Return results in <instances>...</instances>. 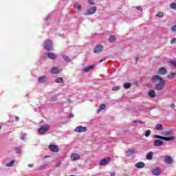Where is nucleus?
I'll return each mask as SVG.
<instances>
[{"label": "nucleus", "instance_id": "nucleus-17", "mask_svg": "<svg viewBox=\"0 0 176 176\" xmlns=\"http://www.w3.org/2000/svg\"><path fill=\"white\" fill-rule=\"evenodd\" d=\"M152 157H153V152L150 151L146 155V159L147 160H152Z\"/></svg>", "mask_w": 176, "mask_h": 176}, {"label": "nucleus", "instance_id": "nucleus-10", "mask_svg": "<svg viewBox=\"0 0 176 176\" xmlns=\"http://www.w3.org/2000/svg\"><path fill=\"white\" fill-rule=\"evenodd\" d=\"M158 75H166L167 74V70L164 67H161L157 72Z\"/></svg>", "mask_w": 176, "mask_h": 176}, {"label": "nucleus", "instance_id": "nucleus-45", "mask_svg": "<svg viewBox=\"0 0 176 176\" xmlns=\"http://www.w3.org/2000/svg\"><path fill=\"white\" fill-rule=\"evenodd\" d=\"M60 166H61V162H59L56 164V167H60Z\"/></svg>", "mask_w": 176, "mask_h": 176}, {"label": "nucleus", "instance_id": "nucleus-9", "mask_svg": "<svg viewBox=\"0 0 176 176\" xmlns=\"http://www.w3.org/2000/svg\"><path fill=\"white\" fill-rule=\"evenodd\" d=\"M49 149L52 151V152L57 153L59 151L58 146L57 145L51 144L48 146Z\"/></svg>", "mask_w": 176, "mask_h": 176}, {"label": "nucleus", "instance_id": "nucleus-55", "mask_svg": "<svg viewBox=\"0 0 176 176\" xmlns=\"http://www.w3.org/2000/svg\"><path fill=\"white\" fill-rule=\"evenodd\" d=\"M21 140H24V137H21Z\"/></svg>", "mask_w": 176, "mask_h": 176}, {"label": "nucleus", "instance_id": "nucleus-40", "mask_svg": "<svg viewBox=\"0 0 176 176\" xmlns=\"http://www.w3.org/2000/svg\"><path fill=\"white\" fill-rule=\"evenodd\" d=\"M15 150L16 151V152L18 153H20V152H21V149H20V148H19V147L15 148Z\"/></svg>", "mask_w": 176, "mask_h": 176}, {"label": "nucleus", "instance_id": "nucleus-25", "mask_svg": "<svg viewBox=\"0 0 176 176\" xmlns=\"http://www.w3.org/2000/svg\"><path fill=\"white\" fill-rule=\"evenodd\" d=\"M156 130H163V125L162 124H157L155 127Z\"/></svg>", "mask_w": 176, "mask_h": 176}, {"label": "nucleus", "instance_id": "nucleus-42", "mask_svg": "<svg viewBox=\"0 0 176 176\" xmlns=\"http://www.w3.org/2000/svg\"><path fill=\"white\" fill-rule=\"evenodd\" d=\"M170 107L171 108V109H174V108H175V104L173 103L170 105Z\"/></svg>", "mask_w": 176, "mask_h": 176}, {"label": "nucleus", "instance_id": "nucleus-41", "mask_svg": "<svg viewBox=\"0 0 176 176\" xmlns=\"http://www.w3.org/2000/svg\"><path fill=\"white\" fill-rule=\"evenodd\" d=\"M89 3H90V5H94V0H88Z\"/></svg>", "mask_w": 176, "mask_h": 176}, {"label": "nucleus", "instance_id": "nucleus-30", "mask_svg": "<svg viewBox=\"0 0 176 176\" xmlns=\"http://www.w3.org/2000/svg\"><path fill=\"white\" fill-rule=\"evenodd\" d=\"M118 90H120V87L119 86L112 87V91H118Z\"/></svg>", "mask_w": 176, "mask_h": 176}, {"label": "nucleus", "instance_id": "nucleus-7", "mask_svg": "<svg viewBox=\"0 0 176 176\" xmlns=\"http://www.w3.org/2000/svg\"><path fill=\"white\" fill-rule=\"evenodd\" d=\"M79 159H80V155L76 153H72L71 155L72 162H76V160H79Z\"/></svg>", "mask_w": 176, "mask_h": 176}, {"label": "nucleus", "instance_id": "nucleus-29", "mask_svg": "<svg viewBox=\"0 0 176 176\" xmlns=\"http://www.w3.org/2000/svg\"><path fill=\"white\" fill-rule=\"evenodd\" d=\"M170 9H173L174 10H176V3H171L170 4Z\"/></svg>", "mask_w": 176, "mask_h": 176}, {"label": "nucleus", "instance_id": "nucleus-12", "mask_svg": "<svg viewBox=\"0 0 176 176\" xmlns=\"http://www.w3.org/2000/svg\"><path fill=\"white\" fill-rule=\"evenodd\" d=\"M135 167H136V168H144V167H145V163L142 162H138L135 164Z\"/></svg>", "mask_w": 176, "mask_h": 176}, {"label": "nucleus", "instance_id": "nucleus-1", "mask_svg": "<svg viewBox=\"0 0 176 176\" xmlns=\"http://www.w3.org/2000/svg\"><path fill=\"white\" fill-rule=\"evenodd\" d=\"M151 80L153 83H157L156 90L160 91L164 89V86H166V80H164L162 76L155 75L152 77Z\"/></svg>", "mask_w": 176, "mask_h": 176}, {"label": "nucleus", "instance_id": "nucleus-8", "mask_svg": "<svg viewBox=\"0 0 176 176\" xmlns=\"http://www.w3.org/2000/svg\"><path fill=\"white\" fill-rule=\"evenodd\" d=\"M109 162H111V158L107 157V158H104V159L100 160L99 162V164L100 166H107V164H108V163H109Z\"/></svg>", "mask_w": 176, "mask_h": 176}, {"label": "nucleus", "instance_id": "nucleus-4", "mask_svg": "<svg viewBox=\"0 0 176 176\" xmlns=\"http://www.w3.org/2000/svg\"><path fill=\"white\" fill-rule=\"evenodd\" d=\"M97 12L96 7H91L89 8L85 14V16H90V14H94Z\"/></svg>", "mask_w": 176, "mask_h": 176}, {"label": "nucleus", "instance_id": "nucleus-20", "mask_svg": "<svg viewBox=\"0 0 176 176\" xmlns=\"http://www.w3.org/2000/svg\"><path fill=\"white\" fill-rule=\"evenodd\" d=\"M175 138L174 136H170L169 138L162 136V140H164V141H172V140H174Z\"/></svg>", "mask_w": 176, "mask_h": 176}, {"label": "nucleus", "instance_id": "nucleus-31", "mask_svg": "<svg viewBox=\"0 0 176 176\" xmlns=\"http://www.w3.org/2000/svg\"><path fill=\"white\" fill-rule=\"evenodd\" d=\"M63 58L64 59L65 61H67V62L71 61V59L69 58V56H65V55H64V56H63Z\"/></svg>", "mask_w": 176, "mask_h": 176}, {"label": "nucleus", "instance_id": "nucleus-22", "mask_svg": "<svg viewBox=\"0 0 176 176\" xmlns=\"http://www.w3.org/2000/svg\"><path fill=\"white\" fill-rule=\"evenodd\" d=\"M38 82L40 83H45L46 82V76H41L38 78Z\"/></svg>", "mask_w": 176, "mask_h": 176}, {"label": "nucleus", "instance_id": "nucleus-34", "mask_svg": "<svg viewBox=\"0 0 176 176\" xmlns=\"http://www.w3.org/2000/svg\"><path fill=\"white\" fill-rule=\"evenodd\" d=\"M151 135V130L146 131L145 137H149Z\"/></svg>", "mask_w": 176, "mask_h": 176}, {"label": "nucleus", "instance_id": "nucleus-14", "mask_svg": "<svg viewBox=\"0 0 176 176\" xmlns=\"http://www.w3.org/2000/svg\"><path fill=\"white\" fill-rule=\"evenodd\" d=\"M154 146H162L163 145V141L160 140H156L153 143Z\"/></svg>", "mask_w": 176, "mask_h": 176}, {"label": "nucleus", "instance_id": "nucleus-5", "mask_svg": "<svg viewBox=\"0 0 176 176\" xmlns=\"http://www.w3.org/2000/svg\"><path fill=\"white\" fill-rule=\"evenodd\" d=\"M74 131L76 133H86L87 131V127L78 126L74 129Z\"/></svg>", "mask_w": 176, "mask_h": 176}, {"label": "nucleus", "instance_id": "nucleus-54", "mask_svg": "<svg viewBox=\"0 0 176 176\" xmlns=\"http://www.w3.org/2000/svg\"><path fill=\"white\" fill-rule=\"evenodd\" d=\"M0 130H2V126H0Z\"/></svg>", "mask_w": 176, "mask_h": 176}, {"label": "nucleus", "instance_id": "nucleus-38", "mask_svg": "<svg viewBox=\"0 0 176 176\" xmlns=\"http://www.w3.org/2000/svg\"><path fill=\"white\" fill-rule=\"evenodd\" d=\"M171 30H172L173 32H176V25L171 28Z\"/></svg>", "mask_w": 176, "mask_h": 176}, {"label": "nucleus", "instance_id": "nucleus-47", "mask_svg": "<svg viewBox=\"0 0 176 176\" xmlns=\"http://www.w3.org/2000/svg\"><path fill=\"white\" fill-rule=\"evenodd\" d=\"M20 118L19 117H15V122H19Z\"/></svg>", "mask_w": 176, "mask_h": 176}, {"label": "nucleus", "instance_id": "nucleus-52", "mask_svg": "<svg viewBox=\"0 0 176 176\" xmlns=\"http://www.w3.org/2000/svg\"><path fill=\"white\" fill-rule=\"evenodd\" d=\"M133 123H138V121H137L136 120H135L133 121Z\"/></svg>", "mask_w": 176, "mask_h": 176}, {"label": "nucleus", "instance_id": "nucleus-37", "mask_svg": "<svg viewBox=\"0 0 176 176\" xmlns=\"http://www.w3.org/2000/svg\"><path fill=\"white\" fill-rule=\"evenodd\" d=\"M170 64H171V65L175 67V68H176V60L170 62Z\"/></svg>", "mask_w": 176, "mask_h": 176}, {"label": "nucleus", "instance_id": "nucleus-24", "mask_svg": "<svg viewBox=\"0 0 176 176\" xmlns=\"http://www.w3.org/2000/svg\"><path fill=\"white\" fill-rule=\"evenodd\" d=\"M55 82L56 83H64V80H63V78L61 77H58L56 80Z\"/></svg>", "mask_w": 176, "mask_h": 176}, {"label": "nucleus", "instance_id": "nucleus-50", "mask_svg": "<svg viewBox=\"0 0 176 176\" xmlns=\"http://www.w3.org/2000/svg\"><path fill=\"white\" fill-rule=\"evenodd\" d=\"M110 175H111V176H115V172H111V173H110Z\"/></svg>", "mask_w": 176, "mask_h": 176}, {"label": "nucleus", "instance_id": "nucleus-53", "mask_svg": "<svg viewBox=\"0 0 176 176\" xmlns=\"http://www.w3.org/2000/svg\"><path fill=\"white\" fill-rule=\"evenodd\" d=\"M135 60L136 61H138V60H140V58H136Z\"/></svg>", "mask_w": 176, "mask_h": 176}, {"label": "nucleus", "instance_id": "nucleus-39", "mask_svg": "<svg viewBox=\"0 0 176 176\" xmlns=\"http://www.w3.org/2000/svg\"><path fill=\"white\" fill-rule=\"evenodd\" d=\"M50 101H57V96H55V97H54V98H52L50 99Z\"/></svg>", "mask_w": 176, "mask_h": 176}, {"label": "nucleus", "instance_id": "nucleus-28", "mask_svg": "<svg viewBox=\"0 0 176 176\" xmlns=\"http://www.w3.org/2000/svg\"><path fill=\"white\" fill-rule=\"evenodd\" d=\"M14 162V160H12L10 163L7 164V167H13Z\"/></svg>", "mask_w": 176, "mask_h": 176}, {"label": "nucleus", "instance_id": "nucleus-15", "mask_svg": "<svg viewBox=\"0 0 176 176\" xmlns=\"http://www.w3.org/2000/svg\"><path fill=\"white\" fill-rule=\"evenodd\" d=\"M164 162L168 164H171V163H173V158H171V157H170L169 155H167L166 157H165Z\"/></svg>", "mask_w": 176, "mask_h": 176}, {"label": "nucleus", "instance_id": "nucleus-27", "mask_svg": "<svg viewBox=\"0 0 176 176\" xmlns=\"http://www.w3.org/2000/svg\"><path fill=\"white\" fill-rule=\"evenodd\" d=\"M109 41V42H115V41H116V37H115V36H110Z\"/></svg>", "mask_w": 176, "mask_h": 176}, {"label": "nucleus", "instance_id": "nucleus-33", "mask_svg": "<svg viewBox=\"0 0 176 176\" xmlns=\"http://www.w3.org/2000/svg\"><path fill=\"white\" fill-rule=\"evenodd\" d=\"M157 17H164V14L162 12H158L157 14H156Z\"/></svg>", "mask_w": 176, "mask_h": 176}, {"label": "nucleus", "instance_id": "nucleus-36", "mask_svg": "<svg viewBox=\"0 0 176 176\" xmlns=\"http://www.w3.org/2000/svg\"><path fill=\"white\" fill-rule=\"evenodd\" d=\"M154 138H158L160 140H163V136H160L159 135H154Z\"/></svg>", "mask_w": 176, "mask_h": 176}, {"label": "nucleus", "instance_id": "nucleus-51", "mask_svg": "<svg viewBox=\"0 0 176 176\" xmlns=\"http://www.w3.org/2000/svg\"><path fill=\"white\" fill-rule=\"evenodd\" d=\"M104 60H105V59H102L100 60V63H102V61H104Z\"/></svg>", "mask_w": 176, "mask_h": 176}, {"label": "nucleus", "instance_id": "nucleus-46", "mask_svg": "<svg viewBox=\"0 0 176 176\" xmlns=\"http://www.w3.org/2000/svg\"><path fill=\"white\" fill-rule=\"evenodd\" d=\"M137 10H140V12H142V8H141L140 7H138L136 8Z\"/></svg>", "mask_w": 176, "mask_h": 176}, {"label": "nucleus", "instance_id": "nucleus-56", "mask_svg": "<svg viewBox=\"0 0 176 176\" xmlns=\"http://www.w3.org/2000/svg\"><path fill=\"white\" fill-rule=\"evenodd\" d=\"M69 101H71V100L70 99H67Z\"/></svg>", "mask_w": 176, "mask_h": 176}, {"label": "nucleus", "instance_id": "nucleus-43", "mask_svg": "<svg viewBox=\"0 0 176 176\" xmlns=\"http://www.w3.org/2000/svg\"><path fill=\"white\" fill-rule=\"evenodd\" d=\"M170 134H171V131H166L164 133V135H170Z\"/></svg>", "mask_w": 176, "mask_h": 176}, {"label": "nucleus", "instance_id": "nucleus-11", "mask_svg": "<svg viewBox=\"0 0 176 176\" xmlns=\"http://www.w3.org/2000/svg\"><path fill=\"white\" fill-rule=\"evenodd\" d=\"M152 173H153V175H160V174H162L160 168H155L153 169Z\"/></svg>", "mask_w": 176, "mask_h": 176}, {"label": "nucleus", "instance_id": "nucleus-48", "mask_svg": "<svg viewBox=\"0 0 176 176\" xmlns=\"http://www.w3.org/2000/svg\"><path fill=\"white\" fill-rule=\"evenodd\" d=\"M28 167L32 168V167H34V164H28Z\"/></svg>", "mask_w": 176, "mask_h": 176}, {"label": "nucleus", "instance_id": "nucleus-3", "mask_svg": "<svg viewBox=\"0 0 176 176\" xmlns=\"http://www.w3.org/2000/svg\"><path fill=\"white\" fill-rule=\"evenodd\" d=\"M52 46H53V43L50 40H46L44 43V47L47 50V52H50L52 50Z\"/></svg>", "mask_w": 176, "mask_h": 176}, {"label": "nucleus", "instance_id": "nucleus-13", "mask_svg": "<svg viewBox=\"0 0 176 176\" xmlns=\"http://www.w3.org/2000/svg\"><path fill=\"white\" fill-rule=\"evenodd\" d=\"M47 57H48V58H50L51 60H56V58H57V55H56V54L49 52L47 54Z\"/></svg>", "mask_w": 176, "mask_h": 176}, {"label": "nucleus", "instance_id": "nucleus-16", "mask_svg": "<svg viewBox=\"0 0 176 176\" xmlns=\"http://www.w3.org/2000/svg\"><path fill=\"white\" fill-rule=\"evenodd\" d=\"M60 72V70L58 69V67H52L51 69V74L52 75H57Z\"/></svg>", "mask_w": 176, "mask_h": 176}, {"label": "nucleus", "instance_id": "nucleus-32", "mask_svg": "<svg viewBox=\"0 0 176 176\" xmlns=\"http://www.w3.org/2000/svg\"><path fill=\"white\" fill-rule=\"evenodd\" d=\"M124 89H130V87H131V84H130V83H125L124 85Z\"/></svg>", "mask_w": 176, "mask_h": 176}, {"label": "nucleus", "instance_id": "nucleus-2", "mask_svg": "<svg viewBox=\"0 0 176 176\" xmlns=\"http://www.w3.org/2000/svg\"><path fill=\"white\" fill-rule=\"evenodd\" d=\"M49 129L50 126L48 124L43 125L38 129V134H46L49 131Z\"/></svg>", "mask_w": 176, "mask_h": 176}, {"label": "nucleus", "instance_id": "nucleus-44", "mask_svg": "<svg viewBox=\"0 0 176 176\" xmlns=\"http://www.w3.org/2000/svg\"><path fill=\"white\" fill-rule=\"evenodd\" d=\"M77 10H82V6H80V5H78V6H77Z\"/></svg>", "mask_w": 176, "mask_h": 176}, {"label": "nucleus", "instance_id": "nucleus-6", "mask_svg": "<svg viewBox=\"0 0 176 176\" xmlns=\"http://www.w3.org/2000/svg\"><path fill=\"white\" fill-rule=\"evenodd\" d=\"M103 50H104V47L101 45H96L94 49V53L97 54L101 53V52H102Z\"/></svg>", "mask_w": 176, "mask_h": 176}, {"label": "nucleus", "instance_id": "nucleus-23", "mask_svg": "<svg viewBox=\"0 0 176 176\" xmlns=\"http://www.w3.org/2000/svg\"><path fill=\"white\" fill-rule=\"evenodd\" d=\"M93 68H94V65H90V66L86 67L84 69V71H85V72H89V71H91V69H93Z\"/></svg>", "mask_w": 176, "mask_h": 176}, {"label": "nucleus", "instance_id": "nucleus-35", "mask_svg": "<svg viewBox=\"0 0 176 176\" xmlns=\"http://www.w3.org/2000/svg\"><path fill=\"white\" fill-rule=\"evenodd\" d=\"M176 42V38H173L170 40V45H174Z\"/></svg>", "mask_w": 176, "mask_h": 176}, {"label": "nucleus", "instance_id": "nucleus-21", "mask_svg": "<svg viewBox=\"0 0 176 176\" xmlns=\"http://www.w3.org/2000/svg\"><path fill=\"white\" fill-rule=\"evenodd\" d=\"M136 151L135 148L129 149L128 150L126 153H127L129 155H133V153H135Z\"/></svg>", "mask_w": 176, "mask_h": 176}, {"label": "nucleus", "instance_id": "nucleus-19", "mask_svg": "<svg viewBox=\"0 0 176 176\" xmlns=\"http://www.w3.org/2000/svg\"><path fill=\"white\" fill-rule=\"evenodd\" d=\"M106 108L105 104H101L99 107V109H98V113H100L101 111H104Z\"/></svg>", "mask_w": 176, "mask_h": 176}, {"label": "nucleus", "instance_id": "nucleus-49", "mask_svg": "<svg viewBox=\"0 0 176 176\" xmlns=\"http://www.w3.org/2000/svg\"><path fill=\"white\" fill-rule=\"evenodd\" d=\"M138 123H140L141 124H145V122L142 121H138Z\"/></svg>", "mask_w": 176, "mask_h": 176}, {"label": "nucleus", "instance_id": "nucleus-26", "mask_svg": "<svg viewBox=\"0 0 176 176\" xmlns=\"http://www.w3.org/2000/svg\"><path fill=\"white\" fill-rule=\"evenodd\" d=\"M174 76H176V73H171L170 74L168 75V78L173 80L174 79Z\"/></svg>", "mask_w": 176, "mask_h": 176}, {"label": "nucleus", "instance_id": "nucleus-18", "mask_svg": "<svg viewBox=\"0 0 176 176\" xmlns=\"http://www.w3.org/2000/svg\"><path fill=\"white\" fill-rule=\"evenodd\" d=\"M148 96L151 97V98H154V97H156V92L155 90H151L148 92Z\"/></svg>", "mask_w": 176, "mask_h": 176}]
</instances>
